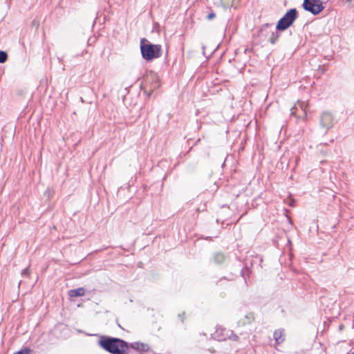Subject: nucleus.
<instances>
[{
	"label": "nucleus",
	"mask_w": 354,
	"mask_h": 354,
	"mask_svg": "<svg viewBox=\"0 0 354 354\" xmlns=\"http://www.w3.org/2000/svg\"><path fill=\"white\" fill-rule=\"evenodd\" d=\"M99 344L112 354H127L128 349L127 343L118 338L104 337L100 340Z\"/></svg>",
	"instance_id": "f257e3e1"
},
{
	"label": "nucleus",
	"mask_w": 354,
	"mask_h": 354,
	"mask_svg": "<svg viewBox=\"0 0 354 354\" xmlns=\"http://www.w3.org/2000/svg\"><path fill=\"white\" fill-rule=\"evenodd\" d=\"M142 56L146 60H152L161 55V46L151 44L147 39H142L140 41Z\"/></svg>",
	"instance_id": "f03ea898"
},
{
	"label": "nucleus",
	"mask_w": 354,
	"mask_h": 354,
	"mask_svg": "<svg viewBox=\"0 0 354 354\" xmlns=\"http://www.w3.org/2000/svg\"><path fill=\"white\" fill-rule=\"evenodd\" d=\"M143 84L144 92L149 96L151 94L153 91L158 88L160 86L158 76L157 74L153 72H150L146 75Z\"/></svg>",
	"instance_id": "7ed1b4c3"
},
{
	"label": "nucleus",
	"mask_w": 354,
	"mask_h": 354,
	"mask_svg": "<svg viewBox=\"0 0 354 354\" xmlns=\"http://www.w3.org/2000/svg\"><path fill=\"white\" fill-rule=\"evenodd\" d=\"M297 18V11L295 8L289 10L284 16L278 21L276 29L285 30L289 28Z\"/></svg>",
	"instance_id": "20e7f679"
},
{
	"label": "nucleus",
	"mask_w": 354,
	"mask_h": 354,
	"mask_svg": "<svg viewBox=\"0 0 354 354\" xmlns=\"http://www.w3.org/2000/svg\"><path fill=\"white\" fill-rule=\"evenodd\" d=\"M216 336L220 341L230 339L232 341H238L239 337L230 329L220 328L216 330Z\"/></svg>",
	"instance_id": "39448f33"
},
{
	"label": "nucleus",
	"mask_w": 354,
	"mask_h": 354,
	"mask_svg": "<svg viewBox=\"0 0 354 354\" xmlns=\"http://www.w3.org/2000/svg\"><path fill=\"white\" fill-rule=\"evenodd\" d=\"M335 123L334 117L329 112H324L320 117V124L325 129L326 132L333 127Z\"/></svg>",
	"instance_id": "423d86ee"
},
{
	"label": "nucleus",
	"mask_w": 354,
	"mask_h": 354,
	"mask_svg": "<svg viewBox=\"0 0 354 354\" xmlns=\"http://www.w3.org/2000/svg\"><path fill=\"white\" fill-rule=\"evenodd\" d=\"M303 8L311 12L313 15H317L320 13L324 8L323 5L315 4L312 1L304 0L303 3Z\"/></svg>",
	"instance_id": "0eeeda50"
},
{
	"label": "nucleus",
	"mask_w": 354,
	"mask_h": 354,
	"mask_svg": "<svg viewBox=\"0 0 354 354\" xmlns=\"http://www.w3.org/2000/svg\"><path fill=\"white\" fill-rule=\"evenodd\" d=\"M284 330L282 329L276 330L274 333V338L277 344H281L285 339Z\"/></svg>",
	"instance_id": "6e6552de"
},
{
	"label": "nucleus",
	"mask_w": 354,
	"mask_h": 354,
	"mask_svg": "<svg viewBox=\"0 0 354 354\" xmlns=\"http://www.w3.org/2000/svg\"><path fill=\"white\" fill-rule=\"evenodd\" d=\"M85 290L84 288H78L76 289L70 290L68 291V296L71 297H77L84 295Z\"/></svg>",
	"instance_id": "1a4fd4ad"
},
{
	"label": "nucleus",
	"mask_w": 354,
	"mask_h": 354,
	"mask_svg": "<svg viewBox=\"0 0 354 354\" xmlns=\"http://www.w3.org/2000/svg\"><path fill=\"white\" fill-rule=\"evenodd\" d=\"M131 347L133 349L138 350L140 351H147L149 349L148 344L140 342L131 343Z\"/></svg>",
	"instance_id": "9d476101"
},
{
	"label": "nucleus",
	"mask_w": 354,
	"mask_h": 354,
	"mask_svg": "<svg viewBox=\"0 0 354 354\" xmlns=\"http://www.w3.org/2000/svg\"><path fill=\"white\" fill-rule=\"evenodd\" d=\"M214 261L216 263H221L224 261L225 260V256L223 253H220V252H218V253H216L214 255Z\"/></svg>",
	"instance_id": "9b49d317"
},
{
	"label": "nucleus",
	"mask_w": 354,
	"mask_h": 354,
	"mask_svg": "<svg viewBox=\"0 0 354 354\" xmlns=\"http://www.w3.org/2000/svg\"><path fill=\"white\" fill-rule=\"evenodd\" d=\"M279 37V33L277 32V31H275V32H272L268 39L269 41L274 44L276 43V41L278 40Z\"/></svg>",
	"instance_id": "f8f14e48"
},
{
	"label": "nucleus",
	"mask_w": 354,
	"mask_h": 354,
	"mask_svg": "<svg viewBox=\"0 0 354 354\" xmlns=\"http://www.w3.org/2000/svg\"><path fill=\"white\" fill-rule=\"evenodd\" d=\"M234 0H221V5L224 8H229L233 6Z\"/></svg>",
	"instance_id": "ddd939ff"
},
{
	"label": "nucleus",
	"mask_w": 354,
	"mask_h": 354,
	"mask_svg": "<svg viewBox=\"0 0 354 354\" xmlns=\"http://www.w3.org/2000/svg\"><path fill=\"white\" fill-rule=\"evenodd\" d=\"M8 59V54L6 52L0 50V63L3 64Z\"/></svg>",
	"instance_id": "4468645a"
},
{
	"label": "nucleus",
	"mask_w": 354,
	"mask_h": 354,
	"mask_svg": "<svg viewBox=\"0 0 354 354\" xmlns=\"http://www.w3.org/2000/svg\"><path fill=\"white\" fill-rule=\"evenodd\" d=\"M216 17V15L214 12H210L207 16V19L208 20H212L213 19L214 17Z\"/></svg>",
	"instance_id": "2eb2a0df"
},
{
	"label": "nucleus",
	"mask_w": 354,
	"mask_h": 354,
	"mask_svg": "<svg viewBox=\"0 0 354 354\" xmlns=\"http://www.w3.org/2000/svg\"><path fill=\"white\" fill-rule=\"evenodd\" d=\"M297 110V106H294L291 109V114L295 115L296 114V111Z\"/></svg>",
	"instance_id": "dca6fc26"
},
{
	"label": "nucleus",
	"mask_w": 354,
	"mask_h": 354,
	"mask_svg": "<svg viewBox=\"0 0 354 354\" xmlns=\"http://www.w3.org/2000/svg\"><path fill=\"white\" fill-rule=\"evenodd\" d=\"M312 1L317 5H322V1L321 0H313Z\"/></svg>",
	"instance_id": "f3484780"
},
{
	"label": "nucleus",
	"mask_w": 354,
	"mask_h": 354,
	"mask_svg": "<svg viewBox=\"0 0 354 354\" xmlns=\"http://www.w3.org/2000/svg\"><path fill=\"white\" fill-rule=\"evenodd\" d=\"M30 350L28 348H24V354H30Z\"/></svg>",
	"instance_id": "a211bd4d"
},
{
	"label": "nucleus",
	"mask_w": 354,
	"mask_h": 354,
	"mask_svg": "<svg viewBox=\"0 0 354 354\" xmlns=\"http://www.w3.org/2000/svg\"><path fill=\"white\" fill-rule=\"evenodd\" d=\"M299 106H300L301 109L304 111V113L306 115V113L305 109H304V104H299Z\"/></svg>",
	"instance_id": "6ab92c4d"
},
{
	"label": "nucleus",
	"mask_w": 354,
	"mask_h": 354,
	"mask_svg": "<svg viewBox=\"0 0 354 354\" xmlns=\"http://www.w3.org/2000/svg\"><path fill=\"white\" fill-rule=\"evenodd\" d=\"M12 354H22V348H21L20 350H19L18 351H17Z\"/></svg>",
	"instance_id": "aec40b11"
},
{
	"label": "nucleus",
	"mask_w": 354,
	"mask_h": 354,
	"mask_svg": "<svg viewBox=\"0 0 354 354\" xmlns=\"http://www.w3.org/2000/svg\"><path fill=\"white\" fill-rule=\"evenodd\" d=\"M46 194H48V197H50V195L51 194V191L50 189H47L46 192Z\"/></svg>",
	"instance_id": "412c9836"
},
{
	"label": "nucleus",
	"mask_w": 354,
	"mask_h": 354,
	"mask_svg": "<svg viewBox=\"0 0 354 354\" xmlns=\"http://www.w3.org/2000/svg\"><path fill=\"white\" fill-rule=\"evenodd\" d=\"M270 24H265V25H264L263 28H268V27H270Z\"/></svg>",
	"instance_id": "4be33fe9"
},
{
	"label": "nucleus",
	"mask_w": 354,
	"mask_h": 354,
	"mask_svg": "<svg viewBox=\"0 0 354 354\" xmlns=\"http://www.w3.org/2000/svg\"><path fill=\"white\" fill-rule=\"evenodd\" d=\"M33 24H39V22H38V21H33Z\"/></svg>",
	"instance_id": "5701e85b"
},
{
	"label": "nucleus",
	"mask_w": 354,
	"mask_h": 354,
	"mask_svg": "<svg viewBox=\"0 0 354 354\" xmlns=\"http://www.w3.org/2000/svg\"><path fill=\"white\" fill-rule=\"evenodd\" d=\"M23 273H24V274H26V270L24 269Z\"/></svg>",
	"instance_id": "b1692460"
}]
</instances>
